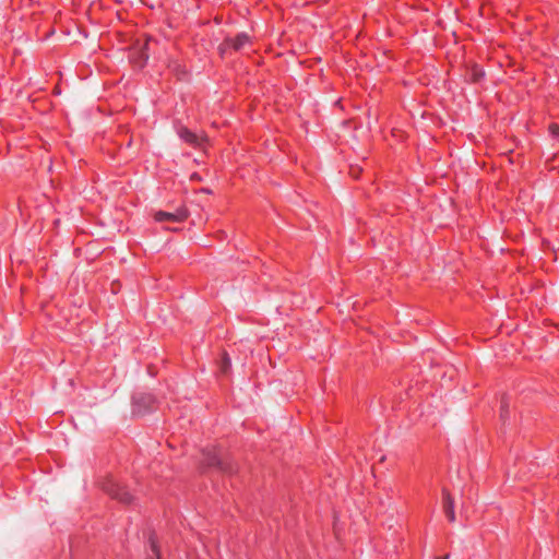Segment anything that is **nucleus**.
<instances>
[{
    "label": "nucleus",
    "instance_id": "obj_1",
    "mask_svg": "<svg viewBox=\"0 0 559 559\" xmlns=\"http://www.w3.org/2000/svg\"><path fill=\"white\" fill-rule=\"evenodd\" d=\"M202 455V463L205 466L217 467L221 471L229 474L235 471L231 463L222 461L215 448L204 450Z\"/></svg>",
    "mask_w": 559,
    "mask_h": 559
},
{
    "label": "nucleus",
    "instance_id": "obj_2",
    "mask_svg": "<svg viewBox=\"0 0 559 559\" xmlns=\"http://www.w3.org/2000/svg\"><path fill=\"white\" fill-rule=\"evenodd\" d=\"M103 489L112 499H116L119 502L128 504L132 501V495L127 490V488L121 486L119 483L115 481L114 479H107L103 484Z\"/></svg>",
    "mask_w": 559,
    "mask_h": 559
},
{
    "label": "nucleus",
    "instance_id": "obj_3",
    "mask_svg": "<svg viewBox=\"0 0 559 559\" xmlns=\"http://www.w3.org/2000/svg\"><path fill=\"white\" fill-rule=\"evenodd\" d=\"M133 413L143 415L151 411L155 404V397L152 393L138 392L133 395Z\"/></svg>",
    "mask_w": 559,
    "mask_h": 559
},
{
    "label": "nucleus",
    "instance_id": "obj_4",
    "mask_svg": "<svg viewBox=\"0 0 559 559\" xmlns=\"http://www.w3.org/2000/svg\"><path fill=\"white\" fill-rule=\"evenodd\" d=\"M177 134L183 142L193 147H201L205 140L203 135L192 132L185 126L177 128Z\"/></svg>",
    "mask_w": 559,
    "mask_h": 559
},
{
    "label": "nucleus",
    "instance_id": "obj_5",
    "mask_svg": "<svg viewBox=\"0 0 559 559\" xmlns=\"http://www.w3.org/2000/svg\"><path fill=\"white\" fill-rule=\"evenodd\" d=\"M250 37L246 33H239L235 37L226 38L222 44V50L233 49L234 51L241 50L249 44Z\"/></svg>",
    "mask_w": 559,
    "mask_h": 559
},
{
    "label": "nucleus",
    "instance_id": "obj_6",
    "mask_svg": "<svg viewBox=\"0 0 559 559\" xmlns=\"http://www.w3.org/2000/svg\"><path fill=\"white\" fill-rule=\"evenodd\" d=\"M188 216V212L186 210H177L175 213L158 211L154 214V218L156 222H183Z\"/></svg>",
    "mask_w": 559,
    "mask_h": 559
},
{
    "label": "nucleus",
    "instance_id": "obj_7",
    "mask_svg": "<svg viewBox=\"0 0 559 559\" xmlns=\"http://www.w3.org/2000/svg\"><path fill=\"white\" fill-rule=\"evenodd\" d=\"M442 499H443V511L445 516L450 522L455 521V512H454V500L451 497L450 492L443 489L442 491Z\"/></svg>",
    "mask_w": 559,
    "mask_h": 559
},
{
    "label": "nucleus",
    "instance_id": "obj_8",
    "mask_svg": "<svg viewBox=\"0 0 559 559\" xmlns=\"http://www.w3.org/2000/svg\"><path fill=\"white\" fill-rule=\"evenodd\" d=\"M485 76V72L478 66H474L471 69V78L473 82H479Z\"/></svg>",
    "mask_w": 559,
    "mask_h": 559
},
{
    "label": "nucleus",
    "instance_id": "obj_9",
    "mask_svg": "<svg viewBox=\"0 0 559 559\" xmlns=\"http://www.w3.org/2000/svg\"><path fill=\"white\" fill-rule=\"evenodd\" d=\"M549 130V133L550 135L556 139V140H559V124L557 123H551L548 128Z\"/></svg>",
    "mask_w": 559,
    "mask_h": 559
},
{
    "label": "nucleus",
    "instance_id": "obj_10",
    "mask_svg": "<svg viewBox=\"0 0 559 559\" xmlns=\"http://www.w3.org/2000/svg\"><path fill=\"white\" fill-rule=\"evenodd\" d=\"M150 544H151L152 555L154 556L155 559H159L158 546H157L156 542L152 537L150 538Z\"/></svg>",
    "mask_w": 559,
    "mask_h": 559
},
{
    "label": "nucleus",
    "instance_id": "obj_11",
    "mask_svg": "<svg viewBox=\"0 0 559 559\" xmlns=\"http://www.w3.org/2000/svg\"><path fill=\"white\" fill-rule=\"evenodd\" d=\"M230 367V359L229 357L225 354L224 357H223V365H222V370L224 372L227 371V369Z\"/></svg>",
    "mask_w": 559,
    "mask_h": 559
},
{
    "label": "nucleus",
    "instance_id": "obj_12",
    "mask_svg": "<svg viewBox=\"0 0 559 559\" xmlns=\"http://www.w3.org/2000/svg\"><path fill=\"white\" fill-rule=\"evenodd\" d=\"M500 408H501V417L504 418L507 416V414H508V403H507V401L504 399L501 401V407Z\"/></svg>",
    "mask_w": 559,
    "mask_h": 559
},
{
    "label": "nucleus",
    "instance_id": "obj_13",
    "mask_svg": "<svg viewBox=\"0 0 559 559\" xmlns=\"http://www.w3.org/2000/svg\"><path fill=\"white\" fill-rule=\"evenodd\" d=\"M448 558H449V556H445V557H443V558H437V559H448Z\"/></svg>",
    "mask_w": 559,
    "mask_h": 559
}]
</instances>
